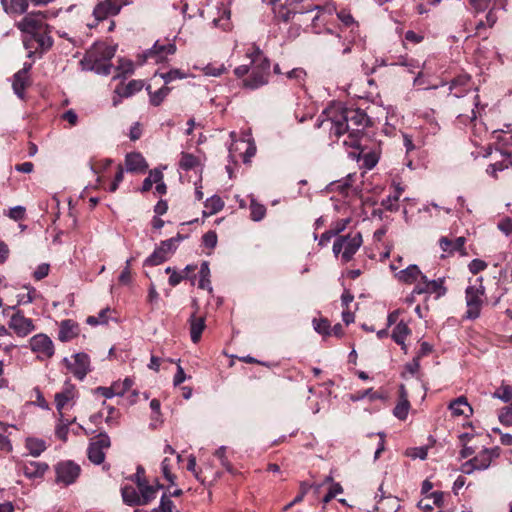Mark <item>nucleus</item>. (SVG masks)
<instances>
[{
	"label": "nucleus",
	"mask_w": 512,
	"mask_h": 512,
	"mask_svg": "<svg viewBox=\"0 0 512 512\" xmlns=\"http://www.w3.org/2000/svg\"><path fill=\"white\" fill-rule=\"evenodd\" d=\"M381 206L387 211L396 212L399 209V204L396 202V197L391 195L381 201Z\"/></svg>",
	"instance_id": "680f3d73"
},
{
	"label": "nucleus",
	"mask_w": 512,
	"mask_h": 512,
	"mask_svg": "<svg viewBox=\"0 0 512 512\" xmlns=\"http://www.w3.org/2000/svg\"><path fill=\"white\" fill-rule=\"evenodd\" d=\"M500 456V448H485L481 450L475 457H473V462L476 465L477 470H486L490 467L493 459H496Z\"/></svg>",
	"instance_id": "4468645a"
},
{
	"label": "nucleus",
	"mask_w": 512,
	"mask_h": 512,
	"mask_svg": "<svg viewBox=\"0 0 512 512\" xmlns=\"http://www.w3.org/2000/svg\"><path fill=\"white\" fill-rule=\"evenodd\" d=\"M134 381L127 377L122 382H114L112 385L115 386L117 396H123L127 391L131 389Z\"/></svg>",
	"instance_id": "c03bdc74"
},
{
	"label": "nucleus",
	"mask_w": 512,
	"mask_h": 512,
	"mask_svg": "<svg viewBox=\"0 0 512 512\" xmlns=\"http://www.w3.org/2000/svg\"><path fill=\"white\" fill-rule=\"evenodd\" d=\"M132 0H102L93 10V15L98 21L116 16L124 6L130 5Z\"/></svg>",
	"instance_id": "423d86ee"
},
{
	"label": "nucleus",
	"mask_w": 512,
	"mask_h": 512,
	"mask_svg": "<svg viewBox=\"0 0 512 512\" xmlns=\"http://www.w3.org/2000/svg\"><path fill=\"white\" fill-rule=\"evenodd\" d=\"M499 421L506 426L512 425V404L504 407L499 416Z\"/></svg>",
	"instance_id": "603ef678"
},
{
	"label": "nucleus",
	"mask_w": 512,
	"mask_h": 512,
	"mask_svg": "<svg viewBox=\"0 0 512 512\" xmlns=\"http://www.w3.org/2000/svg\"><path fill=\"white\" fill-rule=\"evenodd\" d=\"M25 213H26L25 207L18 205V206H14V207L10 208L7 216L14 221H19V220L24 219Z\"/></svg>",
	"instance_id": "864d4df0"
},
{
	"label": "nucleus",
	"mask_w": 512,
	"mask_h": 512,
	"mask_svg": "<svg viewBox=\"0 0 512 512\" xmlns=\"http://www.w3.org/2000/svg\"><path fill=\"white\" fill-rule=\"evenodd\" d=\"M424 274L421 272L419 267L415 264L409 265L407 268L399 271L396 276L399 281L405 284H413Z\"/></svg>",
	"instance_id": "6ab92c4d"
},
{
	"label": "nucleus",
	"mask_w": 512,
	"mask_h": 512,
	"mask_svg": "<svg viewBox=\"0 0 512 512\" xmlns=\"http://www.w3.org/2000/svg\"><path fill=\"white\" fill-rule=\"evenodd\" d=\"M327 118L318 121L316 127L320 128L323 124H329L330 136L339 139L344 134H348L343 144L356 149H360L361 136L364 130L371 124L367 114L359 108H341L339 110H328Z\"/></svg>",
	"instance_id": "f257e3e1"
},
{
	"label": "nucleus",
	"mask_w": 512,
	"mask_h": 512,
	"mask_svg": "<svg viewBox=\"0 0 512 512\" xmlns=\"http://www.w3.org/2000/svg\"><path fill=\"white\" fill-rule=\"evenodd\" d=\"M159 248L161 249V251H163L168 256L169 254H172L176 251L177 245L174 244L173 240L167 239V240L161 241Z\"/></svg>",
	"instance_id": "338daca9"
},
{
	"label": "nucleus",
	"mask_w": 512,
	"mask_h": 512,
	"mask_svg": "<svg viewBox=\"0 0 512 512\" xmlns=\"http://www.w3.org/2000/svg\"><path fill=\"white\" fill-rule=\"evenodd\" d=\"M217 234L215 231H208L202 237L203 245L207 248L214 249L217 245Z\"/></svg>",
	"instance_id": "8fccbe9b"
},
{
	"label": "nucleus",
	"mask_w": 512,
	"mask_h": 512,
	"mask_svg": "<svg viewBox=\"0 0 512 512\" xmlns=\"http://www.w3.org/2000/svg\"><path fill=\"white\" fill-rule=\"evenodd\" d=\"M29 344L31 350L37 354V358L40 360L49 359L54 355V344L46 334L34 335Z\"/></svg>",
	"instance_id": "1a4fd4ad"
},
{
	"label": "nucleus",
	"mask_w": 512,
	"mask_h": 512,
	"mask_svg": "<svg viewBox=\"0 0 512 512\" xmlns=\"http://www.w3.org/2000/svg\"><path fill=\"white\" fill-rule=\"evenodd\" d=\"M142 88L143 82L141 80H131L126 85L117 86L115 89V93H117L122 98H128L136 92L141 91Z\"/></svg>",
	"instance_id": "a878e982"
},
{
	"label": "nucleus",
	"mask_w": 512,
	"mask_h": 512,
	"mask_svg": "<svg viewBox=\"0 0 512 512\" xmlns=\"http://www.w3.org/2000/svg\"><path fill=\"white\" fill-rule=\"evenodd\" d=\"M79 333L78 325L70 319L63 320L60 323L58 339L61 342H68L75 338Z\"/></svg>",
	"instance_id": "f3484780"
},
{
	"label": "nucleus",
	"mask_w": 512,
	"mask_h": 512,
	"mask_svg": "<svg viewBox=\"0 0 512 512\" xmlns=\"http://www.w3.org/2000/svg\"><path fill=\"white\" fill-rule=\"evenodd\" d=\"M246 56L250 59L251 72L243 80V86L255 90L266 85L269 82L270 76V60L256 46L249 49L246 52Z\"/></svg>",
	"instance_id": "f03ea898"
},
{
	"label": "nucleus",
	"mask_w": 512,
	"mask_h": 512,
	"mask_svg": "<svg viewBox=\"0 0 512 512\" xmlns=\"http://www.w3.org/2000/svg\"><path fill=\"white\" fill-rule=\"evenodd\" d=\"M47 28H44L42 31L37 32L32 36H25L23 39V44L26 49L29 50L28 57L31 58L35 51L31 49L34 47V42L38 44V47L42 52L49 50L53 45L52 37L47 33Z\"/></svg>",
	"instance_id": "9b49d317"
},
{
	"label": "nucleus",
	"mask_w": 512,
	"mask_h": 512,
	"mask_svg": "<svg viewBox=\"0 0 512 512\" xmlns=\"http://www.w3.org/2000/svg\"><path fill=\"white\" fill-rule=\"evenodd\" d=\"M449 409L455 416H469V414H472L473 411L464 396L458 397L452 401L449 405Z\"/></svg>",
	"instance_id": "5701e85b"
},
{
	"label": "nucleus",
	"mask_w": 512,
	"mask_h": 512,
	"mask_svg": "<svg viewBox=\"0 0 512 512\" xmlns=\"http://www.w3.org/2000/svg\"><path fill=\"white\" fill-rule=\"evenodd\" d=\"M26 448L32 456L37 457L46 450V443L42 439L27 438Z\"/></svg>",
	"instance_id": "473e14b6"
},
{
	"label": "nucleus",
	"mask_w": 512,
	"mask_h": 512,
	"mask_svg": "<svg viewBox=\"0 0 512 512\" xmlns=\"http://www.w3.org/2000/svg\"><path fill=\"white\" fill-rule=\"evenodd\" d=\"M161 78L168 84L173 80L185 78V74L179 69H172L166 73H162Z\"/></svg>",
	"instance_id": "09e8293b"
},
{
	"label": "nucleus",
	"mask_w": 512,
	"mask_h": 512,
	"mask_svg": "<svg viewBox=\"0 0 512 512\" xmlns=\"http://www.w3.org/2000/svg\"><path fill=\"white\" fill-rule=\"evenodd\" d=\"M465 238L464 237H458L454 241L448 239L447 237H442L439 240L440 248L444 252H460L462 255H466V252L464 250V244H465Z\"/></svg>",
	"instance_id": "aec40b11"
},
{
	"label": "nucleus",
	"mask_w": 512,
	"mask_h": 512,
	"mask_svg": "<svg viewBox=\"0 0 512 512\" xmlns=\"http://www.w3.org/2000/svg\"><path fill=\"white\" fill-rule=\"evenodd\" d=\"M111 445L110 438L105 432L99 433L89 444L87 449L88 459L95 465H100L105 460V449Z\"/></svg>",
	"instance_id": "39448f33"
},
{
	"label": "nucleus",
	"mask_w": 512,
	"mask_h": 512,
	"mask_svg": "<svg viewBox=\"0 0 512 512\" xmlns=\"http://www.w3.org/2000/svg\"><path fill=\"white\" fill-rule=\"evenodd\" d=\"M97 60L98 55L93 51V49H91L85 54L80 63L84 70L95 72Z\"/></svg>",
	"instance_id": "58836bf2"
},
{
	"label": "nucleus",
	"mask_w": 512,
	"mask_h": 512,
	"mask_svg": "<svg viewBox=\"0 0 512 512\" xmlns=\"http://www.w3.org/2000/svg\"><path fill=\"white\" fill-rule=\"evenodd\" d=\"M410 333L411 330L408 325L405 322L400 321L395 325L391 337L397 344H403V341L406 340Z\"/></svg>",
	"instance_id": "7c9ffc66"
},
{
	"label": "nucleus",
	"mask_w": 512,
	"mask_h": 512,
	"mask_svg": "<svg viewBox=\"0 0 512 512\" xmlns=\"http://www.w3.org/2000/svg\"><path fill=\"white\" fill-rule=\"evenodd\" d=\"M170 92V88L167 86H163L157 91L150 93V103L153 106H159L163 100L168 96Z\"/></svg>",
	"instance_id": "a19ab883"
},
{
	"label": "nucleus",
	"mask_w": 512,
	"mask_h": 512,
	"mask_svg": "<svg viewBox=\"0 0 512 512\" xmlns=\"http://www.w3.org/2000/svg\"><path fill=\"white\" fill-rule=\"evenodd\" d=\"M138 488L140 491V505H147L156 498L158 488L148 485L146 480H139Z\"/></svg>",
	"instance_id": "bb28decb"
},
{
	"label": "nucleus",
	"mask_w": 512,
	"mask_h": 512,
	"mask_svg": "<svg viewBox=\"0 0 512 512\" xmlns=\"http://www.w3.org/2000/svg\"><path fill=\"white\" fill-rule=\"evenodd\" d=\"M251 219L254 221L262 220L266 215V208L264 205L258 203L255 199L250 203Z\"/></svg>",
	"instance_id": "ea45409f"
},
{
	"label": "nucleus",
	"mask_w": 512,
	"mask_h": 512,
	"mask_svg": "<svg viewBox=\"0 0 512 512\" xmlns=\"http://www.w3.org/2000/svg\"><path fill=\"white\" fill-rule=\"evenodd\" d=\"M167 258H168V256L163 251H161V249L158 246L154 250V252L148 258H146V260L144 261V265L145 266H157V265H160L163 262H165L167 260Z\"/></svg>",
	"instance_id": "4c0bfd02"
},
{
	"label": "nucleus",
	"mask_w": 512,
	"mask_h": 512,
	"mask_svg": "<svg viewBox=\"0 0 512 512\" xmlns=\"http://www.w3.org/2000/svg\"><path fill=\"white\" fill-rule=\"evenodd\" d=\"M123 501L130 506L140 505V493L133 486L126 485L121 489Z\"/></svg>",
	"instance_id": "c756f323"
},
{
	"label": "nucleus",
	"mask_w": 512,
	"mask_h": 512,
	"mask_svg": "<svg viewBox=\"0 0 512 512\" xmlns=\"http://www.w3.org/2000/svg\"><path fill=\"white\" fill-rule=\"evenodd\" d=\"M469 271L476 275L487 268V263L481 259H473L469 265Z\"/></svg>",
	"instance_id": "052dcab7"
},
{
	"label": "nucleus",
	"mask_w": 512,
	"mask_h": 512,
	"mask_svg": "<svg viewBox=\"0 0 512 512\" xmlns=\"http://www.w3.org/2000/svg\"><path fill=\"white\" fill-rule=\"evenodd\" d=\"M47 469L48 465L39 461L24 462L21 466L23 474L30 479L42 477Z\"/></svg>",
	"instance_id": "dca6fc26"
},
{
	"label": "nucleus",
	"mask_w": 512,
	"mask_h": 512,
	"mask_svg": "<svg viewBox=\"0 0 512 512\" xmlns=\"http://www.w3.org/2000/svg\"><path fill=\"white\" fill-rule=\"evenodd\" d=\"M341 238L345 239V244L342 252V261L347 263L350 260H352L353 256L356 254V252L362 245V235L360 232H356L354 234L341 236Z\"/></svg>",
	"instance_id": "ddd939ff"
},
{
	"label": "nucleus",
	"mask_w": 512,
	"mask_h": 512,
	"mask_svg": "<svg viewBox=\"0 0 512 512\" xmlns=\"http://www.w3.org/2000/svg\"><path fill=\"white\" fill-rule=\"evenodd\" d=\"M126 170L128 172H144L148 165L140 153H129L125 157Z\"/></svg>",
	"instance_id": "a211bd4d"
},
{
	"label": "nucleus",
	"mask_w": 512,
	"mask_h": 512,
	"mask_svg": "<svg viewBox=\"0 0 512 512\" xmlns=\"http://www.w3.org/2000/svg\"><path fill=\"white\" fill-rule=\"evenodd\" d=\"M313 326L316 332L323 335H330V323L327 319H314L313 320Z\"/></svg>",
	"instance_id": "a18cd8bd"
},
{
	"label": "nucleus",
	"mask_w": 512,
	"mask_h": 512,
	"mask_svg": "<svg viewBox=\"0 0 512 512\" xmlns=\"http://www.w3.org/2000/svg\"><path fill=\"white\" fill-rule=\"evenodd\" d=\"M304 0H285V4L293 6L292 10H288L283 14V20L288 22L296 16H304L315 12L308 20L311 21V27L315 34H320V22L324 24L323 14L324 8L320 5H308L305 9L297 8L296 5L302 3Z\"/></svg>",
	"instance_id": "7ed1b4c3"
},
{
	"label": "nucleus",
	"mask_w": 512,
	"mask_h": 512,
	"mask_svg": "<svg viewBox=\"0 0 512 512\" xmlns=\"http://www.w3.org/2000/svg\"><path fill=\"white\" fill-rule=\"evenodd\" d=\"M176 52V45L173 43L160 44L158 41L145 53L146 58H153L155 62H161L165 58L163 54H174Z\"/></svg>",
	"instance_id": "2eb2a0df"
},
{
	"label": "nucleus",
	"mask_w": 512,
	"mask_h": 512,
	"mask_svg": "<svg viewBox=\"0 0 512 512\" xmlns=\"http://www.w3.org/2000/svg\"><path fill=\"white\" fill-rule=\"evenodd\" d=\"M174 507L173 501L169 499L165 494L162 495L160 505L158 508H154L152 512H172Z\"/></svg>",
	"instance_id": "de8ad7c7"
},
{
	"label": "nucleus",
	"mask_w": 512,
	"mask_h": 512,
	"mask_svg": "<svg viewBox=\"0 0 512 512\" xmlns=\"http://www.w3.org/2000/svg\"><path fill=\"white\" fill-rule=\"evenodd\" d=\"M226 446L219 447L214 455L220 460L221 465L229 472H233V467L226 457Z\"/></svg>",
	"instance_id": "37998d69"
},
{
	"label": "nucleus",
	"mask_w": 512,
	"mask_h": 512,
	"mask_svg": "<svg viewBox=\"0 0 512 512\" xmlns=\"http://www.w3.org/2000/svg\"><path fill=\"white\" fill-rule=\"evenodd\" d=\"M350 221V218L339 219L332 224L330 231L336 236L346 229Z\"/></svg>",
	"instance_id": "bf43d9fd"
},
{
	"label": "nucleus",
	"mask_w": 512,
	"mask_h": 512,
	"mask_svg": "<svg viewBox=\"0 0 512 512\" xmlns=\"http://www.w3.org/2000/svg\"><path fill=\"white\" fill-rule=\"evenodd\" d=\"M446 292L447 289L444 286V278L428 280V294H436L439 298L444 296Z\"/></svg>",
	"instance_id": "e433bc0d"
},
{
	"label": "nucleus",
	"mask_w": 512,
	"mask_h": 512,
	"mask_svg": "<svg viewBox=\"0 0 512 512\" xmlns=\"http://www.w3.org/2000/svg\"><path fill=\"white\" fill-rule=\"evenodd\" d=\"M45 14L42 12L28 13L21 21L17 23V28L27 36H32L39 31H42L48 26L44 23Z\"/></svg>",
	"instance_id": "6e6552de"
},
{
	"label": "nucleus",
	"mask_w": 512,
	"mask_h": 512,
	"mask_svg": "<svg viewBox=\"0 0 512 512\" xmlns=\"http://www.w3.org/2000/svg\"><path fill=\"white\" fill-rule=\"evenodd\" d=\"M9 328L20 337H25L35 330L32 319L25 317L20 310H16L11 316Z\"/></svg>",
	"instance_id": "f8f14e48"
},
{
	"label": "nucleus",
	"mask_w": 512,
	"mask_h": 512,
	"mask_svg": "<svg viewBox=\"0 0 512 512\" xmlns=\"http://www.w3.org/2000/svg\"><path fill=\"white\" fill-rule=\"evenodd\" d=\"M74 398V391H73V387L71 388H67L66 390H64L63 392H60V393H57L55 395V403H56V408L59 412L62 411V409L64 408V406ZM62 414V413H60ZM61 417H63V415H61Z\"/></svg>",
	"instance_id": "f704fd0d"
},
{
	"label": "nucleus",
	"mask_w": 512,
	"mask_h": 512,
	"mask_svg": "<svg viewBox=\"0 0 512 512\" xmlns=\"http://www.w3.org/2000/svg\"><path fill=\"white\" fill-rule=\"evenodd\" d=\"M493 0H469L471 6L477 13L484 12L490 8Z\"/></svg>",
	"instance_id": "e2e57ef3"
},
{
	"label": "nucleus",
	"mask_w": 512,
	"mask_h": 512,
	"mask_svg": "<svg viewBox=\"0 0 512 512\" xmlns=\"http://www.w3.org/2000/svg\"><path fill=\"white\" fill-rule=\"evenodd\" d=\"M50 266L49 264L43 263L37 267V269L34 271L33 276L36 280H41L48 276L49 274Z\"/></svg>",
	"instance_id": "774afa93"
},
{
	"label": "nucleus",
	"mask_w": 512,
	"mask_h": 512,
	"mask_svg": "<svg viewBox=\"0 0 512 512\" xmlns=\"http://www.w3.org/2000/svg\"><path fill=\"white\" fill-rule=\"evenodd\" d=\"M286 76L288 79L295 80L296 82L300 83L304 81L306 77V71L300 67L293 68L292 70L286 73Z\"/></svg>",
	"instance_id": "6e6d98bb"
},
{
	"label": "nucleus",
	"mask_w": 512,
	"mask_h": 512,
	"mask_svg": "<svg viewBox=\"0 0 512 512\" xmlns=\"http://www.w3.org/2000/svg\"><path fill=\"white\" fill-rule=\"evenodd\" d=\"M204 206L205 210L202 214L204 217H209L221 211L224 207V202L219 196L213 195L205 201Z\"/></svg>",
	"instance_id": "c85d7f7f"
},
{
	"label": "nucleus",
	"mask_w": 512,
	"mask_h": 512,
	"mask_svg": "<svg viewBox=\"0 0 512 512\" xmlns=\"http://www.w3.org/2000/svg\"><path fill=\"white\" fill-rule=\"evenodd\" d=\"M378 163V156L375 153L369 152L363 156V165L367 169H372Z\"/></svg>",
	"instance_id": "0e129e2a"
},
{
	"label": "nucleus",
	"mask_w": 512,
	"mask_h": 512,
	"mask_svg": "<svg viewBox=\"0 0 512 512\" xmlns=\"http://www.w3.org/2000/svg\"><path fill=\"white\" fill-rule=\"evenodd\" d=\"M161 470L163 476L166 480H168L171 484H174L175 475L171 472V461L169 458H164L161 462Z\"/></svg>",
	"instance_id": "49530a36"
},
{
	"label": "nucleus",
	"mask_w": 512,
	"mask_h": 512,
	"mask_svg": "<svg viewBox=\"0 0 512 512\" xmlns=\"http://www.w3.org/2000/svg\"><path fill=\"white\" fill-rule=\"evenodd\" d=\"M503 160L496 161L488 166L487 172L492 176L496 177L498 171H503L512 166L511 153L507 151L499 150Z\"/></svg>",
	"instance_id": "cd10ccee"
},
{
	"label": "nucleus",
	"mask_w": 512,
	"mask_h": 512,
	"mask_svg": "<svg viewBox=\"0 0 512 512\" xmlns=\"http://www.w3.org/2000/svg\"><path fill=\"white\" fill-rule=\"evenodd\" d=\"M93 51L96 52L98 57L104 61L109 62L115 55L116 48L104 44H96L93 46Z\"/></svg>",
	"instance_id": "c9c22d12"
},
{
	"label": "nucleus",
	"mask_w": 512,
	"mask_h": 512,
	"mask_svg": "<svg viewBox=\"0 0 512 512\" xmlns=\"http://www.w3.org/2000/svg\"><path fill=\"white\" fill-rule=\"evenodd\" d=\"M410 408V403L407 399L406 391L403 385L400 387V401L395 406L393 410V414L399 420H405L408 416V411Z\"/></svg>",
	"instance_id": "4be33fe9"
},
{
	"label": "nucleus",
	"mask_w": 512,
	"mask_h": 512,
	"mask_svg": "<svg viewBox=\"0 0 512 512\" xmlns=\"http://www.w3.org/2000/svg\"><path fill=\"white\" fill-rule=\"evenodd\" d=\"M73 358L74 362H70L67 358H64L63 361L77 379L83 380L90 372V358L84 352L74 354Z\"/></svg>",
	"instance_id": "9d476101"
},
{
	"label": "nucleus",
	"mask_w": 512,
	"mask_h": 512,
	"mask_svg": "<svg viewBox=\"0 0 512 512\" xmlns=\"http://www.w3.org/2000/svg\"><path fill=\"white\" fill-rule=\"evenodd\" d=\"M29 76L16 72L13 76L12 88L14 93L20 98L24 99L25 90L29 86Z\"/></svg>",
	"instance_id": "b1692460"
},
{
	"label": "nucleus",
	"mask_w": 512,
	"mask_h": 512,
	"mask_svg": "<svg viewBox=\"0 0 512 512\" xmlns=\"http://www.w3.org/2000/svg\"><path fill=\"white\" fill-rule=\"evenodd\" d=\"M400 508V502L397 497L394 496H388V497H382L376 507V512H397Z\"/></svg>",
	"instance_id": "393cba45"
},
{
	"label": "nucleus",
	"mask_w": 512,
	"mask_h": 512,
	"mask_svg": "<svg viewBox=\"0 0 512 512\" xmlns=\"http://www.w3.org/2000/svg\"><path fill=\"white\" fill-rule=\"evenodd\" d=\"M200 280H199V288L207 289L209 292H212L211 282H210V269L209 263L207 261H203L200 266Z\"/></svg>",
	"instance_id": "2f4dec72"
},
{
	"label": "nucleus",
	"mask_w": 512,
	"mask_h": 512,
	"mask_svg": "<svg viewBox=\"0 0 512 512\" xmlns=\"http://www.w3.org/2000/svg\"><path fill=\"white\" fill-rule=\"evenodd\" d=\"M75 419L69 421L67 420L66 422H64L62 419H61V423L56 427V436L63 440V441H66L67 439V435H68V426L74 422Z\"/></svg>",
	"instance_id": "5fc2aeb1"
},
{
	"label": "nucleus",
	"mask_w": 512,
	"mask_h": 512,
	"mask_svg": "<svg viewBox=\"0 0 512 512\" xmlns=\"http://www.w3.org/2000/svg\"><path fill=\"white\" fill-rule=\"evenodd\" d=\"M225 70H226V68L224 67L223 64L219 65V66H215L213 64H208L203 69L205 75L214 76V77L222 75L225 72Z\"/></svg>",
	"instance_id": "13d9d810"
},
{
	"label": "nucleus",
	"mask_w": 512,
	"mask_h": 512,
	"mask_svg": "<svg viewBox=\"0 0 512 512\" xmlns=\"http://www.w3.org/2000/svg\"><path fill=\"white\" fill-rule=\"evenodd\" d=\"M189 324L191 340L193 343H198L206 327L205 319L203 317H196L195 314H193L189 319Z\"/></svg>",
	"instance_id": "412c9836"
},
{
	"label": "nucleus",
	"mask_w": 512,
	"mask_h": 512,
	"mask_svg": "<svg viewBox=\"0 0 512 512\" xmlns=\"http://www.w3.org/2000/svg\"><path fill=\"white\" fill-rule=\"evenodd\" d=\"M56 482L65 486L73 484L80 475L81 468L71 460L61 461L55 466Z\"/></svg>",
	"instance_id": "0eeeda50"
},
{
	"label": "nucleus",
	"mask_w": 512,
	"mask_h": 512,
	"mask_svg": "<svg viewBox=\"0 0 512 512\" xmlns=\"http://www.w3.org/2000/svg\"><path fill=\"white\" fill-rule=\"evenodd\" d=\"M28 9V0H10L9 14H23Z\"/></svg>",
	"instance_id": "79ce46f5"
},
{
	"label": "nucleus",
	"mask_w": 512,
	"mask_h": 512,
	"mask_svg": "<svg viewBox=\"0 0 512 512\" xmlns=\"http://www.w3.org/2000/svg\"><path fill=\"white\" fill-rule=\"evenodd\" d=\"M111 68L112 64L110 62L104 61L98 57L95 73L107 76L110 74Z\"/></svg>",
	"instance_id": "4d7b16f0"
},
{
	"label": "nucleus",
	"mask_w": 512,
	"mask_h": 512,
	"mask_svg": "<svg viewBox=\"0 0 512 512\" xmlns=\"http://www.w3.org/2000/svg\"><path fill=\"white\" fill-rule=\"evenodd\" d=\"M493 397L509 402L512 399V387L509 385L502 386L493 394Z\"/></svg>",
	"instance_id": "3c124183"
},
{
	"label": "nucleus",
	"mask_w": 512,
	"mask_h": 512,
	"mask_svg": "<svg viewBox=\"0 0 512 512\" xmlns=\"http://www.w3.org/2000/svg\"><path fill=\"white\" fill-rule=\"evenodd\" d=\"M95 393L100 394L107 399L117 396L114 385H111L110 387L99 386L95 389Z\"/></svg>",
	"instance_id": "69168bd1"
},
{
	"label": "nucleus",
	"mask_w": 512,
	"mask_h": 512,
	"mask_svg": "<svg viewBox=\"0 0 512 512\" xmlns=\"http://www.w3.org/2000/svg\"><path fill=\"white\" fill-rule=\"evenodd\" d=\"M476 281L479 282L478 286H468L465 291L467 305L466 318L471 320L479 317L483 304L482 296L485 293V288L482 285V277L477 278Z\"/></svg>",
	"instance_id": "20e7f679"
},
{
	"label": "nucleus",
	"mask_w": 512,
	"mask_h": 512,
	"mask_svg": "<svg viewBox=\"0 0 512 512\" xmlns=\"http://www.w3.org/2000/svg\"><path fill=\"white\" fill-rule=\"evenodd\" d=\"M199 158L187 152L181 153L179 168L184 171H190L199 165Z\"/></svg>",
	"instance_id": "72a5a7b5"
}]
</instances>
